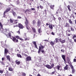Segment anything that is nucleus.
Segmentation results:
<instances>
[{
	"mask_svg": "<svg viewBox=\"0 0 76 76\" xmlns=\"http://www.w3.org/2000/svg\"><path fill=\"white\" fill-rule=\"evenodd\" d=\"M10 61L11 63H13V60H12L11 61L10 60Z\"/></svg>",
	"mask_w": 76,
	"mask_h": 76,
	"instance_id": "obj_56",
	"label": "nucleus"
},
{
	"mask_svg": "<svg viewBox=\"0 0 76 76\" xmlns=\"http://www.w3.org/2000/svg\"><path fill=\"white\" fill-rule=\"evenodd\" d=\"M16 38H17V39H20V37H19V36H16L15 37Z\"/></svg>",
	"mask_w": 76,
	"mask_h": 76,
	"instance_id": "obj_43",
	"label": "nucleus"
},
{
	"mask_svg": "<svg viewBox=\"0 0 76 76\" xmlns=\"http://www.w3.org/2000/svg\"><path fill=\"white\" fill-rule=\"evenodd\" d=\"M8 52V50H7V49H5V50H4V54L5 55Z\"/></svg>",
	"mask_w": 76,
	"mask_h": 76,
	"instance_id": "obj_24",
	"label": "nucleus"
},
{
	"mask_svg": "<svg viewBox=\"0 0 76 76\" xmlns=\"http://www.w3.org/2000/svg\"><path fill=\"white\" fill-rule=\"evenodd\" d=\"M24 39V41H29V39H30L29 38V37H25Z\"/></svg>",
	"mask_w": 76,
	"mask_h": 76,
	"instance_id": "obj_16",
	"label": "nucleus"
},
{
	"mask_svg": "<svg viewBox=\"0 0 76 76\" xmlns=\"http://www.w3.org/2000/svg\"><path fill=\"white\" fill-rule=\"evenodd\" d=\"M42 53H44L45 52V51L44 50H42L41 51Z\"/></svg>",
	"mask_w": 76,
	"mask_h": 76,
	"instance_id": "obj_62",
	"label": "nucleus"
},
{
	"mask_svg": "<svg viewBox=\"0 0 76 76\" xmlns=\"http://www.w3.org/2000/svg\"><path fill=\"white\" fill-rule=\"evenodd\" d=\"M50 7L52 9H54V5H51L50 6Z\"/></svg>",
	"mask_w": 76,
	"mask_h": 76,
	"instance_id": "obj_19",
	"label": "nucleus"
},
{
	"mask_svg": "<svg viewBox=\"0 0 76 76\" xmlns=\"http://www.w3.org/2000/svg\"><path fill=\"white\" fill-rule=\"evenodd\" d=\"M70 29L71 31H75V28L72 26H70Z\"/></svg>",
	"mask_w": 76,
	"mask_h": 76,
	"instance_id": "obj_22",
	"label": "nucleus"
},
{
	"mask_svg": "<svg viewBox=\"0 0 76 76\" xmlns=\"http://www.w3.org/2000/svg\"><path fill=\"white\" fill-rule=\"evenodd\" d=\"M31 11V10L30 9H27L25 11V12H30V11Z\"/></svg>",
	"mask_w": 76,
	"mask_h": 76,
	"instance_id": "obj_36",
	"label": "nucleus"
},
{
	"mask_svg": "<svg viewBox=\"0 0 76 76\" xmlns=\"http://www.w3.org/2000/svg\"><path fill=\"white\" fill-rule=\"evenodd\" d=\"M26 26V29L28 30H29V28H30L29 26Z\"/></svg>",
	"mask_w": 76,
	"mask_h": 76,
	"instance_id": "obj_37",
	"label": "nucleus"
},
{
	"mask_svg": "<svg viewBox=\"0 0 76 76\" xmlns=\"http://www.w3.org/2000/svg\"><path fill=\"white\" fill-rule=\"evenodd\" d=\"M15 62L17 64H18H18H20V61H18L16 60L15 61Z\"/></svg>",
	"mask_w": 76,
	"mask_h": 76,
	"instance_id": "obj_23",
	"label": "nucleus"
},
{
	"mask_svg": "<svg viewBox=\"0 0 76 76\" xmlns=\"http://www.w3.org/2000/svg\"><path fill=\"white\" fill-rule=\"evenodd\" d=\"M40 46H39V47L41 49V48L42 49H43V48H45V47L43 45H42L41 44H40Z\"/></svg>",
	"mask_w": 76,
	"mask_h": 76,
	"instance_id": "obj_12",
	"label": "nucleus"
},
{
	"mask_svg": "<svg viewBox=\"0 0 76 76\" xmlns=\"http://www.w3.org/2000/svg\"><path fill=\"white\" fill-rule=\"evenodd\" d=\"M67 8H68V10H69V11L70 12V11H71V9H70V5H68L67 6Z\"/></svg>",
	"mask_w": 76,
	"mask_h": 76,
	"instance_id": "obj_27",
	"label": "nucleus"
},
{
	"mask_svg": "<svg viewBox=\"0 0 76 76\" xmlns=\"http://www.w3.org/2000/svg\"><path fill=\"white\" fill-rule=\"evenodd\" d=\"M59 41L61 43H62V44H63V43H64L65 42H66V40L64 39V40H63L61 38L59 39Z\"/></svg>",
	"mask_w": 76,
	"mask_h": 76,
	"instance_id": "obj_8",
	"label": "nucleus"
},
{
	"mask_svg": "<svg viewBox=\"0 0 76 76\" xmlns=\"http://www.w3.org/2000/svg\"><path fill=\"white\" fill-rule=\"evenodd\" d=\"M14 25H15V26H14V28L15 27H18V25H19V23H18V20H14V23H13Z\"/></svg>",
	"mask_w": 76,
	"mask_h": 76,
	"instance_id": "obj_3",
	"label": "nucleus"
},
{
	"mask_svg": "<svg viewBox=\"0 0 76 76\" xmlns=\"http://www.w3.org/2000/svg\"><path fill=\"white\" fill-rule=\"evenodd\" d=\"M75 69H72V74L75 73Z\"/></svg>",
	"mask_w": 76,
	"mask_h": 76,
	"instance_id": "obj_38",
	"label": "nucleus"
},
{
	"mask_svg": "<svg viewBox=\"0 0 76 76\" xmlns=\"http://www.w3.org/2000/svg\"><path fill=\"white\" fill-rule=\"evenodd\" d=\"M6 57L7 60H8L9 61H10V56H9V55H8Z\"/></svg>",
	"mask_w": 76,
	"mask_h": 76,
	"instance_id": "obj_32",
	"label": "nucleus"
},
{
	"mask_svg": "<svg viewBox=\"0 0 76 76\" xmlns=\"http://www.w3.org/2000/svg\"><path fill=\"white\" fill-rule=\"evenodd\" d=\"M62 57L63 59V60H64V61H66V56L64 55H62Z\"/></svg>",
	"mask_w": 76,
	"mask_h": 76,
	"instance_id": "obj_11",
	"label": "nucleus"
},
{
	"mask_svg": "<svg viewBox=\"0 0 76 76\" xmlns=\"http://www.w3.org/2000/svg\"><path fill=\"white\" fill-rule=\"evenodd\" d=\"M70 60V58H69V57H67V58H66V60L67 61V60Z\"/></svg>",
	"mask_w": 76,
	"mask_h": 76,
	"instance_id": "obj_53",
	"label": "nucleus"
},
{
	"mask_svg": "<svg viewBox=\"0 0 76 76\" xmlns=\"http://www.w3.org/2000/svg\"><path fill=\"white\" fill-rule=\"evenodd\" d=\"M33 42V44L34 45L35 47L37 49H38V47H37V43L36 42Z\"/></svg>",
	"mask_w": 76,
	"mask_h": 76,
	"instance_id": "obj_10",
	"label": "nucleus"
},
{
	"mask_svg": "<svg viewBox=\"0 0 76 76\" xmlns=\"http://www.w3.org/2000/svg\"><path fill=\"white\" fill-rule=\"evenodd\" d=\"M69 65L66 64V66L64 67V69L65 70H67L68 69V67Z\"/></svg>",
	"mask_w": 76,
	"mask_h": 76,
	"instance_id": "obj_13",
	"label": "nucleus"
},
{
	"mask_svg": "<svg viewBox=\"0 0 76 76\" xmlns=\"http://www.w3.org/2000/svg\"><path fill=\"white\" fill-rule=\"evenodd\" d=\"M50 64L51 66L49 65H46V67L48 69H51L53 68V67L54 66V63H53L51 64V63H50Z\"/></svg>",
	"mask_w": 76,
	"mask_h": 76,
	"instance_id": "obj_2",
	"label": "nucleus"
},
{
	"mask_svg": "<svg viewBox=\"0 0 76 76\" xmlns=\"http://www.w3.org/2000/svg\"><path fill=\"white\" fill-rule=\"evenodd\" d=\"M41 21L38 20L37 22V26L39 27V26H41Z\"/></svg>",
	"mask_w": 76,
	"mask_h": 76,
	"instance_id": "obj_6",
	"label": "nucleus"
},
{
	"mask_svg": "<svg viewBox=\"0 0 76 76\" xmlns=\"http://www.w3.org/2000/svg\"><path fill=\"white\" fill-rule=\"evenodd\" d=\"M49 27L50 29H53V25H52L51 24L50 26V25H49Z\"/></svg>",
	"mask_w": 76,
	"mask_h": 76,
	"instance_id": "obj_29",
	"label": "nucleus"
},
{
	"mask_svg": "<svg viewBox=\"0 0 76 76\" xmlns=\"http://www.w3.org/2000/svg\"><path fill=\"white\" fill-rule=\"evenodd\" d=\"M20 28L19 29H23L25 28V27L23 26L21 23H19L18 24V27Z\"/></svg>",
	"mask_w": 76,
	"mask_h": 76,
	"instance_id": "obj_4",
	"label": "nucleus"
},
{
	"mask_svg": "<svg viewBox=\"0 0 76 76\" xmlns=\"http://www.w3.org/2000/svg\"><path fill=\"white\" fill-rule=\"evenodd\" d=\"M67 61L68 64H70V63H71V62L70 61V59L69 60H67Z\"/></svg>",
	"mask_w": 76,
	"mask_h": 76,
	"instance_id": "obj_45",
	"label": "nucleus"
},
{
	"mask_svg": "<svg viewBox=\"0 0 76 76\" xmlns=\"http://www.w3.org/2000/svg\"><path fill=\"white\" fill-rule=\"evenodd\" d=\"M10 38H11V39H13V37H13L12 36H11V34H10Z\"/></svg>",
	"mask_w": 76,
	"mask_h": 76,
	"instance_id": "obj_42",
	"label": "nucleus"
},
{
	"mask_svg": "<svg viewBox=\"0 0 76 76\" xmlns=\"http://www.w3.org/2000/svg\"><path fill=\"white\" fill-rule=\"evenodd\" d=\"M26 37H27L26 34V33H25L23 35V38H26Z\"/></svg>",
	"mask_w": 76,
	"mask_h": 76,
	"instance_id": "obj_39",
	"label": "nucleus"
},
{
	"mask_svg": "<svg viewBox=\"0 0 76 76\" xmlns=\"http://www.w3.org/2000/svg\"><path fill=\"white\" fill-rule=\"evenodd\" d=\"M25 18V19H26V21H28V19H27V18H26V17Z\"/></svg>",
	"mask_w": 76,
	"mask_h": 76,
	"instance_id": "obj_61",
	"label": "nucleus"
},
{
	"mask_svg": "<svg viewBox=\"0 0 76 76\" xmlns=\"http://www.w3.org/2000/svg\"><path fill=\"white\" fill-rule=\"evenodd\" d=\"M61 52H63V53H64V51H65V50H64L63 49H61Z\"/></svg>",
	"mask_w": 76,
	"mask_h": 76,
	"instance_id": "obj_49",
	"label": "nucleus"
},
{
	"mask_svg": "<svg viewBox=\"0 0 76 76\" xmlns=\"http://www.w3.org/2000/svg\"><path fill=\"white\" fill-rule=\"evenodd\" d=\"M19 39H20V40H21V41H23V39L22 38H20Z\"/></svg>",
	"mask_w": 76,
	"mask_h": 76,
	"instance_id": "obj_50",
	"label": "nucleus"
},
{
	"mask_svg": "<svg viewBox=\"0 0 76 76\" xmlns=\"http://www.w3.org/2000/svg\"><path fill=\"white\" fill-rule=\"evenodd\" d=\"M58 39L57 38H56L55 41H54V42H55V41H56V43H57V42H58Z\"/></svg>",
	"mask_w": 76,
	"mask_h": 76,
	"instance_id": "obj_30",
	"label": "nucleus"
},
{
	"mask_svg": "<svg viewBox=\"0 0 76 76\" xmlns=\"http://www.w3.org/2000/svg\"><path fill=\"white\" fill-rule=\"evenodd\" d=\"M12 12L14 17L16 16V13L13 11V10H12Z\"/></svg>",
	"mask_w": 76,
	"mask_h": 76,
	"instance_id": "obj_9",
	"label": "nucleus"
},
{
	"mask_svg": "<svg viewBox=\"0 0 76 76\" xmlns=\"http://www.w3.org/2000/svg\"><path fill=\"white\" fill-rule=\"evenodd\" d=\"M22 18L20 16H18L17 17L18 19H21Z\"/></svg>",
	"mask_w": 76,
	"mask_h": 76,
	"instance_id": "obj_51",
	"label": "nucleus"
},
{
	"mask_svg": "<svg viewBox=\"0 0 76 76\" xmlns=\"http://www.w3.org/2000/svg\"><path fill=\"white\" fill-rule=\"evenodd\" d=\"M37 76H41V75H40V74H38L37 75Z\"/></svg>",
	"mask_w": 76,
	"mask_h": 76,
	"instance_id": "obj_64",
	"label": "nucleus"
},
{
	"mask_svg": "<svg viewBox=\"0 0 76 76\" xmlns=\"http://www.w3.org/2000/svg\"><path fill=\"white\" fill-rule=\"evenodd\" d=\"M50 45H52V46H53V45H54V44H55V42L51 41L50 42Z\"/></svg>",
	"mask_w": 76,
	"mask_h": 76,
	"instance_id": "obj_14",
	"label": "nucleus"
},
{
	"mask_svg": "<svg viewBox=\"0 0 76 76\" xmlns=\"http://www.w3.org/2000/svg\"><path fill=\"white\" fill-rule=\"evenodd\" d=\"M25 24L26 26H28V24H29V22L28 21H26L25 22Z\"/></svg>",
	"mask_w": 76,
	"mask_h": 76,
	"instance_id": "obj_17",
	"label": "nucleus"
},
{
	"mask_svg": "<svg viewBox=\"0 0 76 76\" xmlns=\"http://www.w3.org/2000/svg\"><path fill=\"white\" fill-rule=\"evenodd\" d=\"M69 41L70 42H72V39H70L69 40Z\"/></svg>",
	"mask_w": 76,
	"mask_h": 76,
	"instance_id": "obj_57",
	"label": "nucleus"
},
{
	"mask_svg": "<svg viewBox=\"0 0 76 76\" xmlns=\"http://www.w3.org/2000/svg\"><path fill=\"white\" fill-rule=\"evenodd\" d=\"M67 8H68V10H69V11L70 12V11H71V9H70V5H68L67 6Z\"/></svg>",
	"mask_w": 76,
	"mask_h": 76,
	"instance_id": "obj_28",
	"label": "nucleus"
},
{
	"mask_svg": "<svg viewBox=\"0 0 76 76\" xmlns=\"http://www.w3.org/2000/svg\"><path fill=\"white\" fill-rule=\"evenodd\" d=\"M12 39V41H13L14 42H18V39H16L15 37H14Z\"/></svg>",
	"mask_w": 76,
	"mask_h": 76,
	"instance_id": "obj_7",
	"label": "nucleus"
},
{
	"mask_svg": "<svg viewBox=\"0 0 76 76\" xmlns=\"http://www.w3.org/2000/svg\"><path fill=\"white\" fill-rule=\"evenodd\" d=\"M72 17H73V19H75V17L74 15H72Z\"/></svg>",
	"mask_w": 76,
	"mask_h": 76,
	"instance_id": "obj_63",
	"label": "nucleus"
},
{
	"mask_svg": "<svg viewBox=\"0 0 76 76\" xmlns=\"http://www.w3.org/2000/svg\"><path fill=\"white\" fill-rule=\"evenodd\" d=\"M22 75L23 76H26V74L25 73H22Z\"/></svg>",
	"mask_w": 76,
	"mask_h": 76,
	"instance_id": "obj_46",
	"label": "nucleus"
},
{
	"mask_svg": "<svg viewBox=\"0 0 76 76\" xmlns=\"http://www.w3.org/2000/svg\"><path fill=\"white\" fill-rule=\"evenodd\" d=\"M37 23V22H36V21L35 20H33V25H35V24H36Z\"/></svg>",
	"mask_w": 76,
	"mask_h": 76,
	"instance_id": "obj_21",
	"label": "nucleus"
},
{
	"mask_svg": "<svg viewBox=\"0 0 76 76\" xmlns=\"http://www.w3.org/2000/svg\"><path fill=\"white\" fill-rule=\"evenodd\" d=\"M51 34L52 35H55V34H54V32H52L51 33Z\"/></svg>",
	"mask_w": 76,
	"mask_h": 76,
	"instance_id": "obj_59",
	"label": "nucleus"
},
{
	"mask_svg": "<svg viewBox=\"0 0 76 76\" xmlns=\"http://www.w3.org/2000/svg\"><path fill=\"white\" fill-rule=\"evenodd\" d=\"M17 33H18V34H20V29H19V31H17Z\"/></svg>",
	"mask_w": 76,
	"mask_h": 76,
	"instance_id": "obj_48",
	"label": "nucleus"
},
{
	"mask_svg": "<svg viewBox=\"0 0 76 76\" xmlns=\"http://www.w3.org/2000/svg\"><path fill=\"white\" fill-rule=\"evenodd\" d=\"M10 10V9H7L6 11H5L4 12V15L6 13H7V12H8Z\"/></svg>",
	"mask_w": 76,
	"mask_h": 76,
	"instance_id": "obj_20",
	"label": "nucleus"
},
{
	"mask_svg": "<svg viewBox=\"0 0 76 76\" xmlns=\"http://www.w3.org/2000/svg\"><path fill=\"white\" fill-rule=\"evenodd\" d=\"M38 32L39 33V34H40L42 33V30H41V28H39L38 29Z\"/></svg>",
	"mask_w": 76,
	"mask_h": 76,
	"instance_id": "obj_18",
	"label": "nucleus"
},
{
	"mask_svg": "<svg viewBox=\"0 0 76 76\" xmlns=\"http://www.w3.org/2000/svg\"><path fill=\"white\" fill-rule=\"evenodd\" d=\"M14 20L12 19H10V21L11 23H13V21H14Z\"/></svg>",
	"mask_w": 76,
	"mask_h": 76,
	"instance_id": "obj_35",
	"label": "nucleus"
},
{
	"mask_svg": "<svg viewBox=\"0 0 76 76\" xmlns=\"http://www.w3.org/2000/svg\"><path fill=\"white\" fill-rule=\"evenodd\" d=\"M58 19L59 20H60L61 19V18L59 17L58 18Z\"/></svg>",
	"mask_w": 76,
	"mask_h": 76,
	"instance_id": "obj_60",
	"label": "nucleus"
},
{
	"mask_svg": "<svg viewBox=\"0 0 76 76\" xmlns=\"http://www.w3.org/2000/svg\"><path fill=\"white\" fill-rule=\"evenodd\" d=\"M66 27H70V25L69 24V23H66V25H65Z\"/></svg>",
	"mask_w": 76,
	"mask_h": 76,
	"instance_id": "obj_26",
	"label": "nucleus"
},
{
	"mask_svg": "<svg viewBox=\"0 0 76 76\" xmlns=\"http://www.w3.org/2000/svg\"><path fill=\"white\" fill-rule=\"evenodd\" d=\"M39 7L40 8V9H43V7L41 5H40L39 6Z\"/></svg>",
	"mask_w": 76,
	"mask_h": 76,
	"instance_id": "obj_47",
	"label": "nucleus"
},
{
	"mask_svg": "<svg viewBox=\"0 0 76 76\" xmlns=\"http://www.w3.org/2000/svg\"><path fill=\"white\" fill-rule=\"evenodd\" d=\"M56 73V71L52 72L51 73V75H54Z\"/></svg>",
	"mask_w": 76,
	"mask_h": 76,
	"instance_id": "obj_41",
	"label": "nucleus"
},
{
	"mask_svg": "<svg viewBox=\"0 0 76 76\" xmlns=\"http://www.w3.org/2000/svg\"><path fill=\"white\" fill-rule=\"evenodd\" d=\"M69 22L70 24H71V25L73 24V22H72V20H71L69 19Z\"/></svg>",
	"mask_w": 76,
	"mask_h": 76,
	"instance_id": "obj_25",
	"label": "nucleus"
},
{
	"mask_svg": "<svg viewBox=\"0 0 76 76\" xmlns=\"http://www.w3.org/2000/svg\"><path fill=\"white\" fill-rule=\"evenodd\" d=\"M24 56H25V57H28V55H27L26 54H24Z\"/></svg>",
	"mask_w": 76,
	"mask_h": 76,
	"instance_id": "obj_58",
	"label": "nucleus"
},
{
	"mask_svg": "<svg viewBox=\"0 0 76 76\" xmlns=\"http://www.w3.org/2000/svg\"><path fill=\"white\" fill-rule=\"evenodd\" d=\"M31 10H35V9L34 8H31Z\"/></svg>",
	"mask_w": 76,
	"mask_h": 76,
	"instance_id": "obj_55",
	"label": "nucleus"
},
{
	"mask_svg": "<svg viewBox=\"0 0 76 76\" xmlns=\"http://www.w3.org/2000/svg\"><path fill=\"white\" fill-rule=\"evenodd\" d=\"M17 56H18V57H20V58H22V56L20 54H17Z\"/></svg>",
	"mask_w": 76,
	"mask_h": 76,
	"instance_id": "obj_33",
	"label": "nucleus"
},
{
	"mask_svg": "<svg viewBox=\"0 0 76 76\" xmlns=\"http://www.w3.org/2000/svg\"><path fill=\"white\" fill-rule=\"evenodd\" d=\"M60 66L58 65L57 66V69H58V70H60Z\"/></svg>",
	"mask_w": 76,
	"mask_h": 76,
	"instance_id": "obj_34",
	"label": "nucleus"
},
{
	"mask_svg": "<svg viewBox=\"0 0 76 76\" xmlns=\"http://www.w3.org/2000/svg\"><path fill=\"white\" fill-rule=\"evenodd\" d=\"M13 68H10V71H11V72H13Z\"/></svg>",
	"mask_w": 76,
	"mask_h": 76,
	"instance_id": "obj_40",
	"label": "nucleus"
},
{
	"mask_svg": "<svg viewBox=\"0 0 76 76\" xmlns=\"http://www.w3.org/2000/svg\"><path fill=\"white\" fill-rule=\"evenodd\" d=\"M32 31L34 32V33H36V29L35 28L32 27Z\"/></svg>",
	"mask_w": 76,
	"mask_h": 76,
	"instance_id": "obj_15",
	"label": "nucleus"
},
{
	"mask_svg": "<svg viewBox=\"0 0 76 76\" xmlns=\"http://www.w3.org/2000/svg\"><path fill=\"white\" fill-rule=\"evenodd\" d=\"M41 48L39 47V50L38 51L39 54L41 53Z\"/></svg>",
	"mask_w": 76,
	"mask_h": 76,
	"instance_id": "obj_31",
	"label": "nucleus"
},
{
	"mask_svg": "<svg viewBox=\"0 0 76 76\" xmlns=\"http://www.w3.org/2000/svg\"><path fill=\"white\" fill-rule=\"evenodd\" d=\"M73 62H76V59L75 58L74 59Z\"/></svg>",
	"mask_w": 76,
	"mask_h": 76,
	"instance_id": "obj_52",
	"label": "nucleus"
},
{
	"mask_svg": "<svg viewBox=\"0 0 76 76\" xmlns=\"http://www.w3.org/2000/svg\"><path fill=\"white\" fill-rule=\"evenodd\" d=\"M0 73H3V72L2 70H0Z\"/></svg>",
	"mask_w": 76,
	"mask_h": 76,
	"instance_id": "obj_54",
	"label": "nucleus"
},
{
	"mask_svg": "<svg viewBox=\"0 0 76 76\" xmlns=\"http://www.w3.org/2000/svg\"><path fill=\"white\" fill-rule=\"evenodd\" d=\"M71 69H74V67H73V65H72V64H71Z\"/></svg>",
	"mask_w": 76,
	"mask_h": 76,
	"instance_id": "obj_44",
	"label": "nucleus"
},
{
	"mask_svg": "<svg viewBox=\"0 0 76 76\" xmlns=\"http://www.w3.org/2000/svg\"><path fill=\"white\" fill-rule=\"evenodd\" d=\"M0 26L1 27L0 28V31L1 32L4 34L6 36H9L8 37L7 36V38H9L10 37V31L9 29H3V26L1 22H0Z\"/></svg>",
	"mask_w": 76,
	"mask_h": 76,
	"instance_id": "obj_1",
	"label": "nucleus"
},
{
	"mask_svg": "<svg viewBox=\"0 0 76 76\" xmlns=\"http://www.w3.org/2000/svg\"><path fill=\"white\" fill-rule=\"evenodd\" d=\"M26 61H31V60H32L31 57L30 56H27V57L26 58Z\"/></svg>",
	"mask_w": 76,
	"mask_h": 76,
	"instance_id": "obj_5",
	"label": "nucleus"
}]
</instances>
